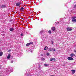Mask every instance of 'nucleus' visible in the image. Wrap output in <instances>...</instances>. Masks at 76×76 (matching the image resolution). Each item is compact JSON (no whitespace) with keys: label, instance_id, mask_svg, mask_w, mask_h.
<instances>
[{"label":"nucleus","instance_id":"9d476101","mask_svg":"<svg viewBox=\"0 0 76 76\" xmlns=\"http://www.w3.org/2000/svg\"><path fill=\"white\" fill-rule=\"evenodd\" d=\"M10 56H11L10 54H9L8 55V56L7 57V58L8 59H9V58H10Z\"/></svg>","mask_w":76,"mask_h":76},{"label":"nucleus","instance_id":"393cba45","mask_svg":"<svg viewBox=\"0 0 76 76\" xmlns=\"http://www.w3.org/2000/svg\"><path fill=\"white\" fill-rule=\"evenodd\" d=\"M47 46H46L45 47V48L46 49H47V48H48V47H47Z\"/></svg>","mask_w":76,"mask_h":76},{"label":"nucleus","instance_id":"bb28decb","mask_svg":"<svg viewBox=\"0 0 76 76\" xmlns=\"http://www.w3.org/2000/svg\"><path fill=\"white\" fill-rule=\"evenodd\" d=\"M53 50L54 51H56V49H54Z\"/></svg>","mask_w":76,"mask_h":76},{"label":"nucleus","instance_id":"f8f14e48","mask_svg":"<svg viewBox=\"0 0 76 76\" xmlns=\"http://www.w3.org/2000/svg\"><path fill=\"white\" fill-rule=\"evenodd\" d=\"M71 71H72V74H74L75 73V70H72Z\"/></svg>","mask_w":76,"mask_h":76},{"label":"nucleus","instance_id":"473e14b6","mask_svg":"<svg viewBox=\"0 0 76 76\" xmlns=\"http://www.w3.org/2000/svg\"><path fill=\"white\" fill-rule=\"evenodd\" d=\"M41 56H43V55H42V54H41Z\"/></svg>","mask_w":76,"mask_h":76},{"label":"nucleus","instance_id":"f3484780","mask_svg":"<svg viewBox=\"0 0 76 76\" xmlns=\"http://www.w3.org/2000/svg\"><path fill=\"white\" fill-rule=\"evenodd\" d=\"M3 55V52H0V56H1Z\"/></svg>","mask_w":76,"mask_h":76},{"label":"nucleus","instance_id":"a878e982","mask_svg":"<svg viewBox=\"0 0 76 76\" xmlns=\"http://www.w3.org/2000/svg\"><path fill=\"white\" fill-rule=\"evenodd\" d=\"M76 4L74 6V7H75V8H76Z\"/></svg>","mask_w":76,"mask_h":76},{"label":"nucleus","instance_id":"423d86ee","mask_svg":"<svg viewBox=\"0 0 76 76\" xmlns=\"http://www.w3.org/2000/svg\"><path fill=\"white\" fill-rule=\"evenodd\" d=\"M6 7V6L4 5L0 6L1 8H5V7Z\"/></svg>","mask_w":76,"mask_h":76},{"label":"nucleus","instance_id":"c85d7f7f","mask_svg":"<svg viewBox=\"0 0 76 76\" xmlns=\"http://www.w3.org/2000/svg\"><path fill=\"white\" fill-rule=\"evenodd\" d=\"M21 36H23V34H20Z\"/></svg>","mask_w":76,"mask_h":76},{"label":"nucleus","instance_id":"c9c22d12","mask_svg":"<svg viewBox=\"0 0 76 76\" xmlns=\"http://www.w3.org/2000/svg\"><path fill=\"white\" fill-rule=\"evenodd\" d=\"M13 19H15V17H14V18H13Z\"/></svg>","mask_w":76,"mask_h":76},{"label":"nucleus","instance_id":"20e7f679","mask_svg":"<svg viewBox=\"0 0 76 76\" xmlns=\"http://www.w3.org/2000/svg\"><path fill=\"white\" fill-rule=\"evenodd\" d=\"M70 56L71 57H73V56H75V54L74 53H71L70 55Z\"/></svg>","mask_w":76,"mask_h":76},{"label":"nucleus","instance_id":"7ed1b4c3","mask_svg":"<svg viewBox=\"0 0 76 76\" xmlns=\"http://www.w3.org/2000/svg\"><path fill=\"white\" fill-rule=\"evenodd\" d=\"M33 43H34L32 42H30L29 43L27 44L26 45V46H29V45H31V44H33Z\"/></svg>","mask_w":76,"mask_h":76},{"label":"nucleus","instance_id":"412c9836","mask_svg":"<svg viewBox=\"0 0 76 76\" xmlns=\"http://www.w3.org/2000/svg\"><path fill=\"white\" fill-rule=\"evenodd\" d=\"M51 42L52 44H54V42H53V41H51Z\"/></svg>","mask_w":76,"mask_h":76},{"label":"nucleus","instance_id":"2eb2a0df","mask_svg":"<svg viewBox=\"0 0 76 76\" xmlns=\"http://www.w3.org/2000/svg\"><path fill=\"white\" fill-rule=\"evenodd\" d=\"M23 9H24V8H23V7H22L20 9V11H22V10H23Z\"/></svg>","mask_w":76,"mask_h":76},{"label":"nucleus","instance_id":"dca6fc26","mask_svg":"<svg viewBox=\"0 0 76 76\" xmlns=\"http://www.w3.org/2000/svg\"><path fill=\"white\" fill-rule=\"evenodd\" d=\"M76 18V17H72V19H75Z\"/></svg>","mask_w":76,"mask_h":76},{"label":"nucleus","instance_id":"2f4dec72","mask_svg":"<svg viewBox=\"0 0 76 76\" xmlns=\"http://www.w3.org/2000/svg\"><path fill=\"white\" fill-rule=\"evenodd\" d=\"M39 68L41 67V66H39Z\"/></svg>","mask_w":76,"mask_h":76},{"label":"nucleus","instance_id":"f257e3e1","mask_svg":"<svg viewBox=\"0 0 76 76\" xmlns=\"http://www.w3.org/2000/svg\"><path fill=\"white\" fill-rule=\"evenodd\" d=\"M72 27H67L66 28V31H72Z\"/></svg>","mask_w":76,"mask_h":76},{"label":"nucleus","instance_id":"c756f323","mask_svg":"<svg viewBox=\"0 0 76 76\" xmlns=\"http://www.w3.org/2000/svg\"><path fill=\"white\" fill-rule=\"evenodd\" d=\"M13 63V61H11V63Z\"/></svg>","mask_w":76,"mask_h":76},{"label":"nucleus","instance_id":"f03ea898","mask_svg":"<svg viewBox=\"0 0 76 76\" xmlns=\"http://www.w3.org/2000/svg\"><path fill=\"white\" fill-rule=\"evenodd\" d=\"M67 59L69 60H71V61L73 60H74L73 58L70 57H69L68 58H67Z\"/></svg>","mask_w":76,"mask_h":76},{"label":"nucleus","instance_id":"1a4fd4ad","mask_svg":"<svg viewBox=\"0 0 76 76\" xmlns=\"http://www.w3.org/2000/svg\"><path fill=\"white\" fill-rule=\"evenodd\" d=\"M14 30V28H11L10 29V30L11 32H12V31H13V30Z\"/></svg>","mask_w":76,"mask_h":76},{"label":"nucleus","instance_id":"f704fd0d","mask_svg":"<svg viewBox=\"0 0 76 76\" xmlns=\"http://www.w3.org/2000/svg\"><path fill=\"white\" fill-rule=\"evenodd\" d=\"M10 21H12V20H10Z\"/></svg>","mask_w":76,"mask_h":76},{"label":"nucleus","instance_id":"a211bd4d","mask_svg":"<svg viewBox=\"0 0 76 76\" xmlns=\"http://www.w3.org/2000/svg\"><path fill=\"white\" fill-rule=\"evenodd\" d=\"M53 48H49V50L50 51H53Z\"/></svg>","mask_w":76,"mask_h":76},{"label":"nucleus","instance_id":"6ab92c4d","mask_svg":"<svg viewBox=\"0 0 76 76\" xmlns=\"http://www.w3.org/2000/svg\"><path fill=\"white\" fill-rule=\"evenodd\" d=\"M48 33H49V34H51V31L50 30H49L48 31Z\"/></svg>","mask_w":76,"mask_h":76},{"label":"nucleus","instance_id":"9b49d317","mask_svg":"<svg viewBox=\"0 0 76 76\" xmlns=\"http://www.w3.org/2000/svg\"><path fill=\"white\" fill-rule=\"evenodd\" d=\"M20 2L17 3L16 4L17 6H19V5H20Z\"/></svg>","mask_w":76,"mask_h":76},{"label":"nucleus","instance_id":"ddd939ff","mask_svg":"<svg viewBox=\"0 0 76 76\" xmlns=\"http://www.w3.org/2000/svg\"><path fill=\"white\" fill-rule=\"evenodd\" d=\"M72 21L73 22H76V19H72Z\"/></svg>","mask_w":76,"mask_h":76},{"label":"nucleus","instance_id":"6e6552de","mask_svg":"<svg viewBox=\"0 0 76 76\" xmlns=\"http://www.w3.org/2000/svg\"><path fill=\"white\" fill-rule=\"evenodd\" d=\"M44 66H45V67H48V66H49L50 65L49 64H44Z\"/></svg>","mask_w":76,"mask_h":76},{"label":"nucleus","instance_id":"4be33fe9","mask_svg":"<svg viewBox=\"0 0 76 76\" xmlns=\"http://www.w3.org/2000/svg\"><path fill=\"white\" fill-rule=\"evenodd\" d=\"M47 56H49V55H50V53H48L47 54Z\"/></svg>","mask_w":76,"mask_h":76},{"label":"nucleus","instance_id":"5701e85b","mask_svg":"<svg viewBox=\"0 0 76 76\" xmlns=\"http://www.w3.org/2000/svg\"><path fill=\"white\" fill-rule=\"evenodd\" d=\"M42 60H45V59H44V58H42Z\"/></svg>","mask_w":76,"mask_h":76},{"label":"nucleus","instance_id":"b1692460","mask_svg":"<svg viewBox=\"0 0 76 76\" xmlns=\"http://www.w3.org/2000/svg\"><path fill=\"white\" fill-rule=\"evenodd\" d=\"M74 52H75V53H76V49L74 50Z\"/></svg>","mask_w":76,"mask_h":76},{"label":"nucleus","instance_id":"aec40b11","mask_svg":"<svg viewBox=\"0 0 76 76\" xmlns=\"http://www.w3.org/2000/svg\"><path fill=\"white\" fill-rule=\"evenodd\" d=\"M42 32H43V31H40V34H42Z\"/></svg>","mask_w":76,"mask_h":76},{"label":"nucleus","instance_id":"39448f33","mask_svg":"<svg viewBox=\"0 0 76 76\" xmlns=\"http://www.w3.org/2000/svg\"><path fill=\"white\" fill-rule=\"evenodd\" d=\"M50 61H56V59L55 58H51L50 59Z\"/></svg>","mask_w":76,"mask_h":76},{"label":"nucleus","instance_id":"7c9ffc66","mask_svg":"<svg viewBox=\"0 0 76 76\" xmlns=\"http://www.w3.org/2000/svg\"><path fill=\"white\" fill-rule=\"evenodd\" d=\"M44 50H47V49H46V48H44Z\"/></svg>","mask_w":76,"mask_h":76},{"label":"nucleus","instance_id":"72a5a7b5","mask_svg":"<svg viewBox=\"0 0 76 76\" xmlns=\"http://www.w3.org/2000/svg\"><path fill=\"white\" fill-rule=\"evenodd\" d=\"M53 76H56L55 75H52Z\"/></svg>","mask_w":76,"mask_h":76},{"label":"nucleus","instance_id":"0eeeda50","mask_svg":"<svg viewBox=\"0 0 76 76\" xmlns=\"http://www.w3.org/2000/svg\"><path fill=\"white\" fill-rule=\"evenodd\" d=\"M51 29L52 31H55V30H56V28L54 27H52Z\"/></svg>","mask_w":76,"mask_h":76},{"label":"nucleus","instance_id":"4468645a","mask_svg":"<svg viewBox=\"0 0 76 76\" xmlns=\"http://www.w3.org/2000/svg\"><path fill=\"white\" fill-rule=\"evenodd\" d=\"M12 68H10L9 69V71H10V72H12Z\"/></svg>","mask_w":76,"mask_h":76},{"label":"nucleus","instance_id":"cd10ccee","mask_svg":"<svg viewBox=\"0 0 76 76\" xmlns=\"http://www.w3.org/2000/svg\"><path fill=\"white\" fill-rule=\"evenodd\" d=\"M10 51H11V50H8V52H10Z\"/></svg>","mask_w":76,"mask_h":76}]
</instances>
